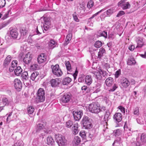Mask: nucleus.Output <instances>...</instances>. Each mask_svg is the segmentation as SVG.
<instances>
[{"label":"nucleus","mask_w":146,"mask_h":146,"mask_svg":"<svg viewBox=\"0 0 146 146\" xmlns=\"http://www.w3.org/2000/svg\"><path fill=\"white\" fill-rule=\"evenodd\" d=\"M74 119L76 121H79L81 118L83 113L82 110L74 111L73 112Z\"/></svg>","instance_id":"obj_9"},{"label":"nucleus","mask_w":146,"mask_h":146,"mask_svg":"<svg viewBox=\"0 0 146 146\" xmlns=\"http://www.w3.org/2000/svg\"><path fill=\"white\" fill-rule=\"evenodd\" d=\"M71 98V95L69 93L65 94L61 98L60 102L62 104L67 103L69 102Z\"/></svg>","instance_id":"obj_7"},{"label":"nucleus","mask_w":146,"mask_h":146,"mask_svg":"<svg viewBox=\"0 0 146 146\" xmlns=\"http://www.w3.org/2000/svg\"><path fill=\"white\" fill-rule=\"evenodd\" d=\"M85 80L86 84L89 85L92 83V79L91 76L87 75L85 77Z\"/></svg>","instance_id":"obj_21"},{"label":"nucleus","mask_w":146,"mask_h":146,"mask_svg":"<svg viewBox=\"0 0 146 146\" xmlns=\"http://www.w3.org/2000/svg\"><path fill=\"white\" fill-rule=\"evenodd\" d=\"M9 23V22L8 21H5L3 23L0 24V30L3 28L5 27Z\"/></svg>","instance_id":"obj_43"},{"label":"nucleus","mask_w":146,"mask_h":146,"mask_svg":"<svg viewBox=\"0 0 146 146\" xmlns=\"http://www.w3.org/2000/svg\"><path fill=\"white\" fill-rule=\"evenodd\" d=\"M2 102L3 105L5 106H8L12 102V100L9 99L8 97L6 96L3 97L2 99Z\"/></svg>","instance_id":"obj_11"},{"label":"nucleus","mask_w":146,"mask_h":146,"mask_svg":"<svg viewBox=\"0 0 146 146\" xmlns=\"http://www.w3.org/2000/svg\"><path fill=\"white\" fill-rule=\"evenodd\" d=\"M32 58V55L28 52L25 56L23 59V61L26 64H28L31 61Z\"/></svg>","instance_id":"obj_12"},{"label":"nucleus","mask_w":146,"mask_h":146,"mask_svg":"<svg viewBox=\"0 0 146 146\" xmlns=\"http://www.w3.org/2000/svg\"><path fill=\"white\" fill-rule=\"evenodd\" d=\"M114 10L113 8H111L107 10L105 13H106L107 16H110L113 12Z\"/></svg>","instance_id":"obj_36"},{"label":"nucleus","mask_w":146,"mask_h":146,"mask_svg":"<svg viewBox=\"0 0 146 146\" xmlns=\"http://www.w3.org/2000/svg\"><path fill=\"white\" fill-rule=\"evenodd\" d=\"M51 68L52 72L54 75L57 76H60L62 75V72L58 64L52 65Z\"/></svg>","instance_id":"obj_4"},{"label":"nucleus","mask_w":146,"mask_h":146,"mask_svg":"<svg viewBox=\"0 0 146 146\" xmlns=\"http://www.w3.org/2000/svg\"><path fill=\"white\" fill-rule=\"evenodd\" d=\"M94 74L96 76V78L100 80L102 79V75L101 74L99 71L98 72H95Z\"/></svg>","instance_id":"obj_34"},{"label":"nucleus","mask_w":146,"mask_h":146,"mask_svg":"<svg viewBox=\"0 0 146 146\" xmlns=\"http://www.w3.org/2000/svg\"><path fill=\"white\" fill-rule=\"evenodd\" d=\"M120 110L123 113H125V108L121 106H119L117 108Z\"/></svg>","instance_id":"obj_58"},{"label":"nucleus","mask_w":146,"mask_h":146,"mask_svg":"<svg viewBox=\"0 0 146 146\" xmlns=\"http://www.w3.org/2000/svg\"><path fill=\"white\" fill-rule=\"evenodd\" d=\"M37 66L38 65L36 64H33L31 66L30 68L33 70H36Z\"/></svg>","instance_id":"obj_54"},{"label":"nucleus","mask_w":146,"mask_h":146,"mask_svg":"<svg viewBox=\"0 0 146 146\" xmlns=\"http://www.w3.org/2000/svg\"><path fill=\"white\" fill-rule=\"evenodd\" d=\"M105 53V50L103 48H101L99 49L98 53V58L100 59L103 56L104 54Z\"/></svg>","instance_id":"obj_24"},{"label":"nucleus","mask_w":146,"mask_h":146,"mask_svg":"<svg viewBox=\"0 0 146 146\" xmlns=\"http://www.w3.org/2000/svg\"><path fill=\"white\" fill-rule=\"evenodd\" d=\"M78 123H75L72 127V131L73 134L76 135L79 132V130L78 129Z\"/></svg>","instance_id":"obj_18"},{"label":"nucleus","mask_w":146,"mask_h":146,"mask_svg":"<svg viewBox=\"0 0 146 146\" xmlns=\"http://www.w3.org/2000/svg\"><path fill=\"white\" fill-rule=\"evenodd\" d=\"M22 72V69L20 66H18L16 67L14 71L15 74L17 76H20Z\"/></svg>","instance_id":"obj_23"},{"label":"nucleus","mask_w":146,"mask_h":146,"mask_svg":"<svg viewBox=\"0 0 146 146\" xmlns=\"http://www.w3.org/2000/svg\"><path fill=\"white\" fill-rule=\"evenodd\" d=\"M21 35H25L27 33V31L25 29H22L21 30Z\"/></svg>","instance_id":"obj_62"},{"label":"nucleus","mask_w":146,"mask_h":146,"mask_svg":"<svg viewBox=\"0 0 146 146\" xmlns=\"http://www.w3.org/2000/svg\"><path fill=\"white\" fill-rule=\"evenodd\" d=\"M45 128V126L43 124L39 123L38 124L36 127V131H39L40 130Z\"/></svg>","instance_id":"obj_33"},{"label":"nucleus","mask_w":146,"mask_h":146,"mask_svg":"<svg viewBox=\"0 0 146 146\" xmlns=\"http://www.w3.org/2000/svg\"><path fill=\"white\" fill-rule=\"evenodd\" d=\"M95 87L96 88H100L101 86V84L100 81L96 82L95 83Z\"/></svg>","instance_id":"obj_60"},{"label":"nucleus","mask_w":146,"mask_h":146,"mask_svg":"<svg viewBox=\"0 0 146 146\" xmlns=\"http://www.w3.org/2000/svg\"><path fill=\"white\" fill-rule=\"evenodd\" d=\"M118 87L117 85L115 84H114L112 87L109 90V91L111 92H113L118 88Z\"/></svg>","instance_id":"obj_48"},{"label":"nucleus","mask_w":146,"mask_h":146,"mask_svg":"<svg viewBox=\"0 0 146 146\" xmlns=\"http://www.w3.org/2000/svg\"><path fill=\"white\" fill-rule=\"evenodd\" d=\"M106 10V9H102V10H100V11H99L98 12H97V13H95V14L93 15V16L91 17L89 19V20H90L91 19H93V18H94V17H95V16H96L97 15H98L99 13L102 12V11H104V10Z\"/></svg>","instance_id":"obj_50"},{"label":"nucleus","mask_w":146,"mask_h":146,"mask_svg":"<svg viewBox=\"0 0 146 146\" xmlns=\"http://www.w3.org/2000/svg\"><path fill=\"white\" fill-rule=\"evenodd\" d=\"M121 85L124 88H127L130 84V82L128 79L123 78L121 82Z\"/></svg>","instance_id":"obj_13"},{"label":"nucleus","mask_w":146,"mask_h":146,"mask_svg":"<svg viewBox=\"0 0 146 146\" xmlns=\"http://www.w3.org/2000/svg\"><path fill=\"white\" fill-rule=\"evenodd\" d=\"M105 83L108 86H111L113 83V79L111 77L107 78L105 80Z\"/></svg>","instance_id":"obj_19"},{"label":"nucleus","mask_w":146,"mask_h":146,"mask_svg":"<svg viewBox=\"0 0 146 146\" xmlns=\"http://www.w3.org/2000/svg\"><path fill=\"white\" fill-rule=\"evenodd\" d=\"M137 46L136 47L137 48H141L144 45V42L143 40L141 38L139 39L137 41Z\"/></svg>","instance_id":"obj_28"},{"label":"nucleus","mask_w":146,"mask_h":146,"mask_svg":"<svg viewBox=\"0 0 146 146\" xmlns=\"http://www.w3.org/2000/svg\"><path fill=\"white\" fill-rule=\"evenodd\" d=\"M56 141L59 146H63L66 144L67 140L62 135L58 134L54 135Z\"/></svg>","instance_id":"obj_2"},{"label":"nucleus","mask_w":146,"mask_h":146,"mask_svg":"<svg viewBox=\"0 0 146 146\" xmlns=\"http://www.w3.org/2000/svg\"><path fill=\"white\" fill-rule=\"evenodd\" d=\"M80 135L84 139L86 137V133L84 131H81L79 133Z\"/></svg>","instance_id":"obj_51"},{"label":"nucleus","mask_w":146,"mask_h":146,"mask_svg":"<svg viewBox=\"0 0 146 146\" xmlns=\"http://www.w3.org/2000/svg\"><path fill=\"white\" fill-rule=\"evenodd\" d=\"M12 58L11 56L10 55H9L7 56V57L6 58L4 61H5L6 62H10Z\"/></svg>","instance_id":"obj_59"},{"label":"nucleus","mask_w":146,"mask_h":146,"mask_svg":"<svg viewBox=\"0 0 146 146\" xmlns=\"http://www.w3.org/2000/svg\"><path fill=\"white\" fill-rule=\"evenodd\" d=\"M80 138L78 136H75L73 140L72 143L74 145H77L80 143Z\"/></svg>","instance_id":"obj_22"},{"label":"nucleus","mask_w":146,"mask_h":146,"mask_svg":"<svg viewBox=\"0 0 146 146\" xmlns=\"http://www.w3.org/2000/svg\"><path fill=\"white\" fill-rule=\"evenodd\" d=\"M45 91L42 89H39L37 93V98L38 99V101L40 102H43L45 100Z\"/></svg>","instance_id":"obj_5"},{"label":"nucleus","mask_w":146,"mask_h":146,"mask_svg":"<svg viewBox=\"0 0 146 146\" xmlns=\"http://www.w3.org/2000/svg\"><path fill=\"white\" fill-rule=\"evenodd\" d=\"M65 65L68 71L70 72H71L72 70L70 62H66L65 63Z\"/></svg>","instance_id":"obj_32"},{"label":"nucleus","mask_w":146,"mask_h":146,"mask_svg":"<svg viewBox=\"0 0 146 146\" xmlns=\"http://www.w3.org/2000/svg\"><path fill=\"white\" fill-rule=\"evenodd\" d=\"M47 143L48 145H53L54 143V140L51 136H48L47 138Z\"/></svg>","instance_id":"obj_27"},{"label":"nucleus","mask_w":146,"mask_h":146,"mask_svg":"<svg viewBox=\"0 0 146 146\" xmlns=\"http://www.w3.org/2000/svg\"><path fill=\"white\" fill-rule=\"evenodd\" d=\"M107 32L106 31H104L102 32L99 33L98 36L99 37L103 36L105 38H106L107 37Z\"/></svg>","instance_id":"obj_40"},{"label":"nucleus","mask_w":146,"mask_h":146,"mask_svg":"<svg viewBox=\"0 0 146 146\" xmlns=\"http://www.w3.org/2000/svg\"><path fill=\"white\" fill-rule=\"evenodd\" d=\"M135 48V46L133 45H131L129 47V49L131 51H133Z\"/></svg>","instance_id":"obj_63"},{"label":"nucleus","mask_w":146,"mask_h":146,"mask_svg":"<svg viewBox=\"0 0 146 146\" xmlns=\"http://www.w3.org/2000/svg\"><path fill=\"white\" fill-rule=\"evenodd\" d=\"M14 84L15 88L17 90L20 91L22 86V83L20 80L18 78L15 79L14 81Z\"/></svg>","instance_id":"obj_8"},{"label":"nucleus","mask_w":146,"mask_h":146,"mask_svg":"<svg viewBox=\"0 0 146 146\" xmlns=\"http://www.w3.org/2000/svg\"><path fill=\"white\" fill-rule=\"evenodd\" d=\"M18 62L16 60H13L11 64V66L15 67L16 66H17V64Z\"/></svg>","instance_id":"obj_56"},{"label":"nucleus","mask_w":146,"mask_h":146,"mask_svg":"<svg viewBox=\"0 0 146 146\" xmlns=\"http://www.w3.org/2000/svg\"><path fill=\"white\" fill-rule=\"evenodd\" d=\"M21 76L23 79L26 80L28 78V72H24L21 74Z\"/></svg>","instance_id":"obj_39"},{"label":"nucleus","mask_w":146,"mask_h":146,"mask_svg":"<svg viewBox=\"0 0 146 146\" xmlns=\"http://www.w3.org/2000/svg\"><path fill=\"white\" fill-rule=\"evenodd\" d=\"M46 56L44 54H40L38 56L37 58L38 62L39 64L44 62L46 60Z\"/></svg>","instance_id":"obj_14"},{"label":"nucleus","mask_w":146,"mask_h":146,"mask_svg":"<svg viewBox=\"0 0 146 146\" xmlns=\"http://www.w3.org/2000/svg\"><path fill=\"white\" fill-rule=\"evenodd\" d=\"M113 118L116 122H119L122 119L121 114L120 113H115L113 115Z\"/></svg>","instance_id":"obj_15"},{"label":"nucleus","mask_w":146,"mask_h":146,"mask_svg":"<svg viewBox=\"0 0 146 146\" xmlns=\"http://www.w3.org/2000/svg\"><path fill=\"white\" fill-rule=\"evenodd\" d=\"M127 0H121L118 3L119 6L121 7L123 9H129L131 5L128 2L126 1Z\"/></svg>","instance_id":"obj_6"},{"label":"nucleus","mask_w":146,"mask_h":146,"mask_svg":"<svg viewBox=\"0 0 146 146\" xmlns=\"http://www.w3.org/2000/svg\"><path fill=\"white\" fill-rule=\"evenodd\" d=\"M72 36V34L71 33H69L67 35L65 40V44L67 45L69 42L71 40Z\"/></svg>","instance_id":"obj_26"},{"label":"nucleus","mask_w":146,"mask_h":146,"mask_svg":"<svg viewBox=\"0 0 146 146\" xmlns=\"http://www.w3.org/2000/svg\"><path fill=\"white\" fill-rule=\"evenodd\" d=\"M136 63L135 60L134 59L130 58L128 59L127 61V64L128 65H134Z\"/></svg>","instance_id":"obj_30"},{"label":"nucleus","mask_w":146,"mask_h":146,"mask_svg":"<svg viewBox=\"0 0 146 146\" xmlns=\"http://www.w3.org/2000/svg\"><path fill=\"white\" fill-rule=\"evenodd\" d=\"M10 34L13 38H16L18 36V33L16 29H13L10 31Z\"/></svg>","instance_id":"obj_20"},{"label":"nucleus","mask_w":146,"mask_h":146,"mask_svg":"<svg viewBox=\"0 0 146 146\" xmlns=\"http://www.w3.org/2000/svg\"><path fill=\"white\" fill-rule=\"evenodd\" d=\"M125 133V137L126 138H127L128 137L131 135V133L130 132H127Z\"/></svg>","instance_id":"obj_64"},{"label":"nucleus","mask_w":146,"mask_h":146,"mask_svg":"<svg viewBox=\"0 0 146 146\" xmlns=\"http://www.w3.org/2000/svg\"><path fill=\"white\" fill-rule=\"evenodd\" d=\"M60 81L59 79H51L50 82L51 86L53 87H56L58 86L60 83Z\"/></svg>","instance_id":"obj_16"},{"label":"nucleus","mask_w":146,"mask_h":146,"mask_svg":"<svg viewBox=\"0 0 146 146\" xmlns=\"http://www.w3.org/2000/svg\"><path fill=\"white\" fill-rule=\"evenodd\" d=\"M110 115V113L109 111L108 110L106 111V112L104 117V119H105V121H106V119L108 120Z\"/></svg>","instance_id":"obj_47"},{"label":"nucleus","mask_w":146,"mask_h":146,"mask_svg":"<svg viewBox=\"0 0 146 146\" xmlns=\"http://www.w3.org/2000/svg\"><path fill=\"white\" fill-rule=\"evenodd\" d=\"M133 115L136 117L138 116L139 115V108L138 107L134 108L133 111Z\"/></svg>","instance_id":"obj_29"},{"label":"nucleus","mask_w":146,"mask_h":146,"mask_svg":"<svg viewBox=\"0 0 146 146\" xmlns=\"http://www.w3.org/2000/svg\"><path fill=\"white\" fill-rule=\"evenodd\" d=\"M82 122L84 127L85 129H90L92 127L90 119L87 116L84 117Z\"/></svg>","instance_id":"obj_3"},{"label":"nucleus","mask_w":146,"mask_h":146,"mask_svg":"<svg viewBox=\"0 0 146 146\" xmlns=\"http://www.w3.org/2000/svg\"><path fill=\"white\" fill-rule=\"evenodd\" d=\"M71 81L72 79L70 78L66 77L64 78L62 80V84L64 85H67L69 84Z\"/></svg>","instance_id":"obj_25"},{"label":"nucleus","mask_w":146,"mask_h":146,"mask_svg":"<svg viewBox=\"0 0 146 146\" xmlns=\"http://www.w3.org/2000/svg\"><path fill=\"white\" fill-rule=\"evenodd\" d=\"M102 46V42L101 41H96L94 44L95 46L97 48H99Z\"/></svg>","instance_id":"obj_46"},{"label":"nucleus","mask_w":146,"mask_h":146,"mask_svg":"<svg viewBox=\"0 0 146 146\" xmlns=\"http://www.w3.org/2000/svg\"><path fill=\"white\" fill-rule=\"evenodd\" d=\"M125 14V13L124 11H119L117 15V17H119L121 16L124 15Z\"/></svg>","instance_id":"obj_61"},{"label":"nucleus","mask_w":146,"mask_h":146,"mask_svg":"<svg viewBox=\"0 0 146 146\" xmlns=\"http://www.w3.org/2000/svg\"><path fill=\"white\" fill-rule=\"evenodd\" d=\"M122 131L120 129H117L116 130H115L113 132V133L115 135V136H118L121 134Z\"/></svg>","instance_id":"obj_35"},{"label":"nucleus","mask_w":146,"mask_h":146,"mask_svg":"<svg viewBox=\"0 0 146 146\" xmlns=\"http://www.w3.org/2000/svg\"><path fill=\"white\" fill-rule=\"evenodd\" d=\"M141 140L142 142H146V134L142 133L141 136Z\"/></svg>","instance_id":"obj_42"},{"label":"nucleus","mask_w":146,"mask_h":146,"mask_svg":"<svg viewBox=\"0 0 146 146\" xmlns=\"http://www.w3.org/2000/svg\"><path fill=\"white\" fill-rule=\"evenodd\" d=\"M38 73L37 72H33L31 74V79L33 81L35 80L36 76L38 75Z\"/></svg>","instance_id":"obj_31"},{"label":"nucleus","mask_w":146,"mask_h":146,"mask_svg":"<svg viewBox=\"0 0 146 146\" xmlns=\"http://www.w3.org/2000/svg\"><path fill=\"white\" fill-rule=\"evenodd\" d=\"M94 3L92 0L89 1L88 3L87 6L90 9L93 6Z\"/></svg>","instance_id":"obj_45"},{"label":"nucleus","mask_w":146,"mask_h":146,"mask_svg":"<svg viewBox=\"0 0 146 146\" xmlns=\"http://www.w3.org/2000/svg\"><path fill=\"white\" fill-rule=\"evenodd\" d=\"M48 45L49 48L51 49H53L58 46L57 42L53 39H51L50 40Z\"/></svg>","instance_id":"obj_17"},{"label":"nucleus","mask_w":146,"mask_h":146,"mask_svg":"<svg viewBox=\"0 0 146 146\" xmlns=\"http://www.w3.org/2000/svg\"><path fill=\"white\" fill-rule=\"evenodd\" d=\"M10 12V10H9L4 15V16L2 18V19L3 20H4L8 17Z\"/></svg>","instance_id":"obj_53"},{"label":"nucleus","mask_w":146,"mask_h":146,"mask_svg":"<svg viewBox=\"0 0 146 146\" xmlns=\"http://www.w3.org/2000/svg\"><path fill=\"white\" fill-rule=\"evenodd\" d=\"M124 133H126L127 132H131V128L130 127H128L127 125H125L124 126Z\"/></svg>","instance_id":"obj_41"},{"label":"nucleus","mask_w":146,"mask_h":146,"mask_svg":"<svg viewBox=\"0 0 146 146\" xmlns=\"http://www.w3.org/2000/svg\"><path fill=\"white\" fill-rule=\"evenodd\" d=\"M121 70H119L116 71L114 74L115 76V78H117L119 77V76L121 74Z\"/></svg>","instance_id":"obj_55"},{"label":"nucleus","mask_w":146,"mask_h":146,"mask_svg":"<svg viewBox=\"0 0 146 146\" xmlns=\"http://www.w3.org/2000/svg\"><path fill=\"white\" fill-rule=\"evenodd\" d=\"M99 71L101 74L104 77L107 76L108 75V73L106 71L103 70L101 69H100Z\"/></svg>","instance_id":"obj_44"},{"label":"nucleus","mask_w":146,"mask_h":146,"mask_svg":"<svg viewBox=\"0 0 146 146\" xmlns=\"http://www.w3.org/2000/svg\"><path fill=\"white\" fill-rule=\"evenodd\" d=\"M73 124V122L70 120H69L66 122V126L68 127H71Z\"/></svg>","instance_id":"obj_49"},{"label":"nucleus","mask_w":146,"mask_h":146,"mask_svg":"<svg viewBox=\"0 0 146 146\" xmlns=\"http://www.w3.org/2000/svg\"><path fill=\"white\" fill-rule=\"evenodd\" d=\"M73 16L74 19L75 21L76 22H78L79 21V20L78 18V17L77 15H76V13H74L73 14Z\"/></svg>","instance_id":"obj_57"},{"label":"nucleus","mask_w":146,"mask_h":146,"mask_svg":"<svg viewBox=\"0 0 146 146\" xmlns=\"http://www.w3.org/2000/svg\"><path fill=\"white\" fill-rule=\"evenodd\" d=\"M27 112L29 114L33 113L35 109L32 106H29L27 108Z\"/></svg>","instance_id":"obj_38"},{"label":"nucleus","mask_w":146,"mask_h":146,"mask_svg":"<svg viewBox=\"0 0 146 146\" xmlns=\"http://www.w3.org/2000/svg\"><path fill=\"white\" fill-rule=\"evenodd\" d=\"M88 109L90 112L98 114L105 111L106 108L103 106H100L98 103L93 102L90 104Z\"/></svg>","instance_id":"obj_1"},{"label":"nucleus","mask_w":146,"mask_h":146,"mask_svg":"<svg viewBox=\"0 0 146 146\" xmlns=\"http://www.w3.org/2000/svg\"><path fill=\"white\" fill-rule=\"evenodd\" d=\"M43 27L45 30L47 31L50 27V21L49 18L44 17Z\"/></svg>","instance_id":"obj_10"},{"label":"nucleus","mask_w":146,"mask_h":146,"mask_svg":"<svg viewBox=\"0 0 146 146\" xmlns=\"http://www.w3.org/2000/svg\"><path fill=\"white\" fill-rule=\"evenodd\" d=\"M6 4L5 0H0V8L5 6Z\"/></svg>","instance_id":"obj_52"},{"label":"nucleus","mask_w":146,"mask_h":146,"mask_svg":"<svg viewBox=\"0 0 146 146\" xmlns=\"http://www.w3.org/2000/svg\"><path fill=\"white\" fill-rule=\"evenodd\" d=\"M24 143L22 140L18 141L13 146H23Z\"/></svg>","instance_id":"obj_37"}]
</instances>
